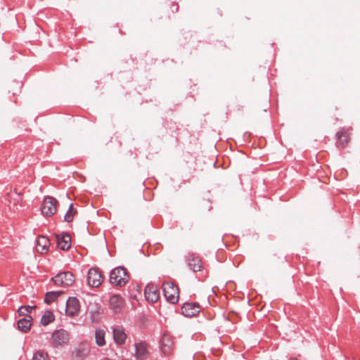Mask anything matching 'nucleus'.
Listing matches in <instances>:
<instances>
[{
  "mask_svg": "<svg viewBox=\"0 0 360 360\" xmlns=\"http://www.w3.org/2000/svg\"><path fill=\"white\" fill-rule=\"evenodd\" d=\"M162 288L167 301L171 304H176L178 302L179 297V288L172 281H165L162 285Z\"/></svg>",
  "mask_w": 360,
  "mask_h": 360,
  "instance_id": "nucleus-1",
  "label": "nucleus"
},
{
  "mask_svg": "<svg viewBox=\"0 0 360 360\" xmlns=\"http://www.w3.org/2000/svg\"><path fill=\"white\" fill-rule=\"evenodd\" d=\"M129 275L122 266L113 269L110 274V282L118 286H124L129 281Z\"/></svg>",
  "mask_w": 360,
  "mask_h": 360,
  "instance_id": "nucleus-2",
  "label": "nucleus"
},
{
  "mask_svg": "<svg viewBox=\"0 0 360 360\" xmlns=\"http://www.w3.org/2000/svg\"><path fill=\"white\" fill-rule=\"evenodd\" d=\"M52 280L56 285L65 288L74 283L75 276L70 271H63L58 273Z\"/></svg>",
  "mask_w": 360,
  "mask_h": 360,
  "instance_id": "nucleus-3",
  "label": "nucleus"
},
{
  "mask_svg": "<svg viewBox=\"0 0 360 360\" xmlns=\"http://www.w3.org/2000/svg\"><path fill=\"white\" fill-rule=\"evenodd\" d=\"M57 203L58 201L55 198L51 196L45 197L41 207L42 214L46 217L53 215L57 210Z\"/></svg>",
  "mask_w": 360,
  "mask_h": 360,
  "instance_id": "nucleus-4",
  "label": "nucleus"
},
{
  "mask_svg": "<svg viewBox=\"0 0 360 360\" xmlns=\"http://www.w3.org/2000/svg\"><path fill=\"white\" fill-rule=\"evenodd\" d=\"M51 340L55 347L63 346L69 342L70 335L64 329L57 330L53 333Z\"/></svg>",
  "mask_w": 360,
  "mask_h": 360,
  "instance_id": "nucleus-5",
  "label": "nucleus"
},
{
  "mask_svg": "<svg viewBox=\"0 0 360 360\" xmlns=\"http://www.w3.org/2000/svg\"><path fill=\"white\" fill-rule=\"evenodd\" d=\"M80 304L79 300L75 297H71L66 301L65 314L70 317H74L79 314Z\"/></svg>",
  "mask_w": 360,
  "mask_h": 360,
  "instance_id": "nucleus-6",
  "label": "nucleus"
},
{
  "mask_svg": "<svg viewBox=\"0 0 360 360\" xmlns=\"http://www.w3.org/2000/svg\"><path fill=\"white\" fill-rule=\"evenodd\" d=\"M135 352L133 356L136 360H145L148 354V345L145 341H139L134 344Z\"/></svg>",
  "mask_w": 360,
  "mask_h": 360,
  "instance_id": "nucleus-7",
  "label": "nucleus"
},
{
  "mask_svg": "<svg viewBox=\"0 0 360 360\" xmlns=\"http://www.w3.org/2000/svg\"><path fill=\"white\" fill-rule=\"evenodd\" d=\"M102 275L98 269L91 268L87 275V282L91 287H98L102 283Z\"/></svg>",
  "mask_w": 360,
  "mask_h": 360,
  "instance_id": "nucleus-8",
  "label": "nucleus"
},
{
  "mask_svg": "<svg viewBox=\"0 0 360 360\" xmlns=\"http://www.w3.org/2000/svg\"><path fill=\"white\" fill-rule=\"evenodd\" d=\"M200 307L195 302H186L181 307V313L184 316L192 317L200 312Z\"/></svg>",
  "mask_w": 360,
  "mask_h": 360,
  "instance_id": "nucleus-9",
  "label": "nucleus"
},
{
  "mask_svg": "<svg viewBox=\"0 0 360 360\" xmlns=\"http://www.w3.org/2000/svg\"><path fill=\"white\" fill-rule=\"evenodd\" d=\"M112 335L115 342L117 345H122L125 343L127 335L122 326H115L112 328Z\"/></svg>",
  "mask_w": 360,
  "mask_h": 360,
  "instance_id": "nucleus-10",
  "label": "nucleus"
},
{
  "mask_svg": "<svg viewBox=\"0 0 360 360\" xmlns=\"http://www.w3.org/2000/svg\"><path fill=\"white\" fill-rule=\"evenodd\" d=\"M335 137L337 139L336 146L341 149L345 148L349 141L348 130L345 128H342L338 131L335 134Z\"/></svg>",
  "mask_w": 360,
  "mask_h": 360,
  "instance_id": "nucleus-11",
  "label": "nucleus"
},
{
  "mask_svg": "<svg viewBox=\"0 0 360 360\" xmlns=\"http://www.w3.org/2000/svg\"><path fill=\"white\" fill-rule=\"evenodd\" d=\"M146 300L150 302H156L159 299V290L156 285L148 284L144 290Z\"/></svg>",
  "mask_w": 360,
  "mask_h": 360,
  "instance_id": "nucleus-12",
  "label": "nucleus"
},
{
  "mask_svg": "<svg viewBox=\"0 0 360 360\" xmlns=\"http://www.w3.org/2000/svg\"><path fill=\"white\" fill-rule=\"evenodd\" d=\"M174 347V342L168 335H164L160 341V349L165 355L171 354Z\"/></svg>",
  "mask_w": 360,
  "mask_h": 360,
  "instance_id": "nucleus-13",
  "label": "nucleus"
},
{
  "mask_svg": "<svg viewBox=\"0 0 360 360\" xmlns=\"http://www.w3.org/2000/svg\"><path fill=\"white\" fill-rule=\"evenodd\" d=\"M58 247L63 250H68L71 246V237L68 233H62L61 236L57 235Z\"/></svg>",
  "mask_w": 360,
  "mask_h": 360,
  "instance_id": "nucleus-14",
  "label": "nucleus"
},
{
  "mask_svg": "<svg viewBox=\"0 0 360 360\" xmlns=\"http://www.w3.org/2000/svg\"><path fill=\"white\" fill-rule=\"evenodd\" d=\"M89 354V349L84 345H80L72 353L73 360H84Z\"/></svg>",
  "mask_w": 360,
  "mask_h": 360,
  "instance_id": "nucleus-15",
  "label": "nucleus"
},
{
  "mask_svg": "<svg viewBox=\"0 0 360 360\" xmlns=\"http://www.w3.org/2000/svg\"><path fill=\"white\" fill-rule=\"evenodd\" d=\"M188 266L194 272L199 271L202 269V262L199 257L194 254H189L186 259Z\"/></svg>",
  "mask_w": 360,
  "mask_h": 360,
  "instance_id": "nucleus-16",
  "label": "nucleus"
},
{
  "mask_svg": "<svg viewBox=\"0 0 360 360\" xmlns=\"http://www.w3.org/2000/svg\"><path fill=\"white\" fill-rule=\"evenodd\" d=\"M110 309L115 312L118 313L124 307V300L119 295H113L110 298Z\"/></svg>",
  "mask_w": 360,
  "mask_h": 360,
  "instance_id": "nucleus-17",
  "label": "nucleus"
},
{
  "mask_svg": "<svg viewBox=\"0 0 360 360\" xmlns=\"http://www.w3.org/2000/svg\"><path fill=\"white\" fill-rule=\"evenodd\" d=\"M50 246L49 239L44 236H40L37 240V250L41 254L46 253Z\"/></svg>",
  "mask_w": 360,
  "mask_h": 360,
  "instance_id": "nucleus-18",
  "label": "nucleus"
},
{
  "mask_svg": "<svg viewBox=\"0 0 360 360\" xmlns=\"http://www.w3.org/2000/svg\"><path fill=\"white\" fill-rule=\"evenodd\" d=\"M32 319L30 316L19 319L17 322L18 330L24 333L27 332L32 326Z\"/></svg>",
  "mask_w": 360,
  "mask_h": 360,
  "instance_id": "nucleus-19",
  "label": "nucleus"
},
{
  "mask_svg": "<svg viewBox=\"0 0 360 360\" xmlns=\"http://www.w3.org/2000/svg\"><path fill=\"white\" fill-rule=\"evenodd\" d=\"M95 342L98 347H103L106 344L105 331L102 328H96L95 330Z\"/></svg>",
  "mask_w": 360,
  "mask_h": 360,
  "instance_id": "nucleus-20",
  "label": "nucleus"
},
{
  "mask_svg": "<svg viewBox=\"0 0 360 360\" xmlns=\"http://www.w3.org/2000/svg\"><path fill=\"white\" fill-rule=\"evenodd\" d=\"M63 293V291H50L47 292L45 296L44 301L50 304L53 302H54L60 295Z\"/></svg>",
  "mask_w": 360,
  "mask_h": 360,
  "instance_id": "nucleus-21",
  "label": "nucleus"
},
{
  "mask_svg": "<svg viewBox=\"0 0 360 360\" xmlns=\"http://www.w3.org/2000/svg\"><path fill=\"white\" fill-rule=\"evenodd\" d=\"M55 319V316L52 311H46L41 319V323L43 326H47L50 323L53 322Z\"/></svg>",
  "mask_w": 360,
  "mask_h": 360,
  "instance_id": "nucleus-22",
  "label": "nucleus"
},
{
  "mask_svg": "<svg viewBox=\"0 0 360 360\" xmlns=\"http://www.w3.org/2000/svg\"><path fill=\"white\" fill-rule=\"evenodd\" d=\"M32 360H49L47 353L44 351H37L33 355Z\"/></svg>",
  "mask_w": 360,
  "mask_h": 360,
  "instance_id": "nucleus-23",
  "label": "nucleus"
},
{
  "mask_svg": "<svg viewBox=\"0 0 360 360\" xmlns=\"http://www.w3.org/2000/svg\"><path fill=\"white\" fill-rule=\"evenodd\" d=\"M35 308V307H31V306H21L18 309V314L20 316H25L27 313H30L31 311Z\"/></svg>",
  "mask_w": 360,
  "mask_h": 360,
  "instance_id": "nucleus-24",
  "label": "nucleus"
},
{
  "mask_svg": "<svg viewBox=\"0 0 360 360\" xmlns=\"http://www.w3.org/2000/svg\"><path fill=\"white\" fill-rule=\"evenodd\" d=\"M100 314L99 309L97 308L96 310H90L89 314L91 316V319L92 322H98V315Z\"/></svg>",
  "mask_w": 360,
  "mask_h": 360,
  "instance_id": "nucleus-25",
  "label": "nucleus"
},
{
  "mask_svg": "<svg viewBox=\"0 0 360 360\" xmlns=\"http://www.w3.org/2000/svg\"><path fill=\"white\" fill-rule=\"evenodd\" d=\"M77 213V211L75 212H70V210H68L66 214L64 216V220L68 223L73 221L75 214Z\"/></svg>",
  "mask_w": 360,
  "mask_h": 360,
  "instance_id": "nucleus-26",
  "label": "nucleus"
},
{
  "mask_svg": "<svg viewBox=\"0 0 360 360\" xmlns=\"http://www.w3.org/2000/svg\"><path fill=\"white\" fill-rule=\"evenodd\" d=\"M68 210H70V212H75V210H74L73 208V204H70V206H69V208H68Z\"/></svg>",
  "mask_w": 360,
  "mask_h": 360,
  "instance_id": "nucleus-27",
  "label": "nucleus"
},
{
  "mask_svg": "<svg viewBox=\"0 0 360 360\" xmlns=\"http://www.w3.org/2000/svg\"><path fill=\"white\" fill-rule=\"evenodd\" d=\"M101 360H111L110 359L108 358V357H104Z\"/></svg>",
  "mask_w": 360,
  "mask_h": 360,
  "instance_id": "nucleus-28",
  "label": "nucleus"
},
{
  "mask_svg": "<svg viewBox=\"0 0 360 360\" xmlns=\"http://www.w3.org/2000/svg\"><path fill=\"white\" fill-rule=\"evenodd\" d=\"M290 360H298L297 358H291Z\"/></svg>",
  "mask_w": 360,
  "mask_h": 360,
  "instance_id": "nucleus-29",
  "label": "nucleus"
},
{
  "mask_svg": "<svg viewBox=\"0 0 360 360\" xmlns=\"http://www.w3.org/2000/svg\"><path fill=\"white\" fill-rule=\"evenodd\" d=\"M178 11V6H176L175 8V11Z\"/></svg>",
  "mask_w": 360,
  "mask_h": 360,
  "instance_id": "nucleus-30",
  "label": "nucleus"
}]
</instances>
